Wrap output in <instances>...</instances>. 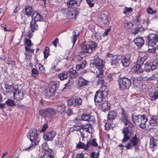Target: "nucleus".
<instances>
[{
	"label": "nucleus",
	"instance_id": "obj_1",
	"mask_svg": "<svg viewBox=\"0 0 158 158\" xmlns=\"http://www.w3.org/2000/svg\"><path fill=\"white\" fill-rule=\"evenodd\" d=\"M27 136L30 140V143H29L30 145L25 149L29 150L33 149L36 145L38 144L40 139L37 133V131L35 128L31 129L30 130L27 134Z\"/></svg>",
	"mask_w": 158,
	"mask_h": 158
},
{
	"label": "nucleus",
	"instance_id": "obj_2",
	"mask_svg": "<svg viewBox=\"0 0 158 158\" xmlns=\"http://www.w3.org/2000/svg\"><path fill=\"white\" fill-rule=\"evenodd\" d=\"M5 88L8 92H13V94L15 99L17 100L22 99L24 96L22 91L19 89L18 86L15 84L12 85H7L6 86Z\"/></svg>",
	"mask_w": 158,
	"mask_h": 158
},
{
	"label": "nucleus",
	"instance_id": "obj_3",
	"mask_svg": "<svg viewBox=\"0 0 158 158\" xmlns=\"http://www.w3.org/2000/svg\"><path fill=\"white\" fill-rule=\"evenodd\" d=\"M124 122L125 125L126 126L128 125V127L123 128V130L122 132L124 134L123 138L122 139L123 143L127 142L133 134V124L130 123L128 120Z\"/></svg>",
	"mask_w": 158,
	"mask_h": 158
},
{
	"label": "nucleus",
	"instance_id": "obj_4",
	"mask_svg": "<svg viewBox=\"0 0 158 158\" xmlns=\"http://www.w3.org/2000/svg\"><path fill=\"white\" fill-rule=\"evenodd\" d=\"M132 119L134 123L140 128H144L146 127V123L147 119L144 114L132 115Z\"/></svg>",
	"mask_w": 158,
	"mask_h": 158
},
{
	"label": "nucleus",
	"instance_id": "obj_5",
	"mask_svg": "<svg viewBox=\"0 0 158 158\" xmlns=\"http://www.w3.org/2000/svg\"><path fill=\"white\" fill-rule=\"evenodd\" d=\"M93 63L98 69L97 73H98L97 77L102 78L103 76L102 69L104 68V63L103 60L97 56H95L93 59Z\"/></svg>",
	"mask_w": 158,
	"mask_h": 158
},
{
	"label": "nucleus",
	"instance_id": "obj_6",
	"mask_svg": "<svg viewBox=\"0 0 158 158\" xmlns=\"http://www.w3.org/2000/svg\"><path fill=\"white\" fill-rule=\"evenodd\" d=\"M129 139V140L126 144L124 145L123 144L125 142L123 143L122 142V143L123 144H119L118 146L121 147L122 149H123V147H124L127 149L132 150L134 148V147L137 145L139 143V139L135 135Z\"/></svg>",
	"mask_w": 158,
	"mask_h": 158
},
{
	"label": "nucleus",
	"instance_id": "obj_7",
	"mask_svg": "<svg viewBox=\"0 0 158 158\" xmlns=\"http://www.w3.org/2000/svg\"><path fill=\"white\" fill-rule=\"evenodd\" d=\"M39 114L43 117L51 118L55 115L56 112L53 108H48L40 111Z\"/></svg>",
	"mask_w": 158,
	"mask_h": 158
},
{
	"label": "nucleus",
	"instance_id": "obj_8",
	"mask_svg": "<svg viewBox=\"0 0 158 158\" xmlns=\"http://www.w3.org/2000/svg\"><path fill=\"white\" fill-rule=\"evenodd\" d=\"M118 85L121 89H128L131 84V80L125 77L120 78L118 80Z\"/></svg>",
	"mask_w": 158,
	"mask_h": 158
},
{
	"label": "nucleus",
	"instance_id": "obj_9",
	"mask_svg": "<svg viewBox=\"0 0 158 158\" xmlns=\"http://www.w3.org/2000/svg\"><path fill=\"white\" fill-rule=\"evenodd\" d=\"M97 44L95 42L91 41L89 44L83 45L82 46V51L84 52L91 53L97 47Z\"/></svg>",
	"mask_w": 158,
	"mask_h": 158
},
{
	"label": "nucleus",
	"instance_id": "obj_10",
	"mask_svg": "<svg viewBox=\"0 0 158 158\" xmlns=\"http://www.w3.org/2000/svg\"><path fill=\"white\" fill-rule=\"evenodd\" d=\"M148 43L149 46L153 47L156 45L158 42V35L154 33L149 34L148 37Z\"/></svg>",
	"mask_w": 158,
	"mask_h": 158
},
{
	"label": "nucleus",
	"instance_id": "obj_11",
	"mask_svg": "<svg viewBox=\"0 0 158 158\" xmlns=\"http://www.w3.org/2000/svg\"><path fill=\"white\" fill-rule=\"evenodd\" d=\"M107 56L109 57L112 58L110 61L111 65L113 67L117 66L121 58V56L118 55H114L110 53L108 54Z\"/></svg>",
	"mask_w": 158,
	"mask_h": 158
},
{
	"label": "nucleus",
	"instance_id": "obj_12",
	"mask_svg": "<svg viewBox=\"0 0 158 158\" xmlns=\"http://www.w3.org/2000/svg\"><path fill=\"white\" fill-rule=\"evenodd\" d=\"M67 102L68 105H73L79 107L82 105V100L81 98H76L67 100Z\"/></svg>",
	"mask_w": 158,
	"mask_h": 158
},
{
	"label": "nucleus",
	"instance_id": "obj_13",
	"mask_svg": "<svg viewBox=\"0 0 158 158\" xmlns=\"http://www.w3.org/2000/svg\"><path fill=\"white\" fill-rule=\"evenodd\" d=\"M108 21L107 16L104 14H101L98 19L99 26L102 28L105 27Z\"/></svg>",
	"mask_w": 158,
	"mask_h": 158
},
{
	"label": "nucleus",
	"instance_id": "obj_14",
	"mask_svg": "<svg viewBox=\"0 0 158 158\" xmlns=\"http://www.w3.org/2000/svg\"><path fill=\"white\" fill-rule=\"evenodd\" d=\"M81 126L82 129L84 131L92 134L94 131L92 126L90 123H87L85 125L83 124Z\"/></svg>",
	"mask_w": 158,
	"mask_h": 158
},
{
	"label": "nucleus",
	"instance_id": "obj_15",
	"mask_svg": "<svg viewBox=\"0 0 158 158\" xmlns=\"http://www.w3.org/2000/svg\"><path fill=\"white\" fill-rule=\"evenodd\" d=\"M130 56L128 55L126 56H121V62L123 66L127 67L130 63Z\"/></svg>",
	"mask_w": 158,
	"mask_h": 158
},
{
	"label": "nucleus",
	"instance_id": "obj_16",
	"mask_svg": "<svg viewBox=\"0 0 158 158\" xmlns=\"http://www.w3.org/2000/svg\"><path fill=\"white\" fill-rule=\"evenodd\" d=\"M149 146L150 148L153 151L158 148V140L153 138H150Z\"/></svg>",
	"mask_w": 158,
	"mask_h": 158
},
{
	"label": "nucleus",
	"instance_id": "obj_17",
	"mask_svg": "<svg viewBox=\"0 0 158 158\" xmlns=\"http://www.w3.org/2000/svg\"><path fill=\"white\" fill-rule=\"evenodd\" d=\"M56 135V132L54 131H52L50 132H48L44 135V137L46 140L51 141L53 140L54 137Z\"/></svg>",
	"mask_w": 158,
	"mask_h": 158
},
{
	"label": "nucleus",
	"instance_id": "obj_18",
	"mask_svg": "<svg viewBox=\"0 0 158 158\" xmlns=\"http://www.w3.org/2000/svg\"><path fill=\"white\" fill-rule=\"evenodd\" d=\"M158 119V117L156 115H154L151 117V120L149 121V125H148L149 128L151 129L152 127L158 126V124L156 120Z\"/></svg>",
	"mask_w": 158,
	"mask_h": 158
},
{
	"label": "nucleus",
	"instance_id": "obj_19",
	"mask_svg": "<svg viewBox=\"0 0 158 158\" xmlns=\"http://www.w3.org/2000/svg\"><path fill=\"white\" fill-rule=\"evenodd\" d=\"M144 69L141 67V65L137 64L134 66L131 69V71L134 73L139 74L143 73Z\"/></svg>",
	"mask_w": 158,
	"mask_h": 158
},
{
	"label": "nucleus",
	"instance_id": "obj_20",
	"mask_svg": "<svg viewBox=\"0 0 158 158\" xmlns=\"http://www.w3.org/2000/svg\"><path fill=\"white\" fill-rule=\"evenodd\" d=\"M104 94L100 91H97L94 96V100L95 102L100 103L101 102L103 98Z\"/></svg>",
	"mask_w": 158,
	"mask_h": 158
},
{
	"label": "nucleus",
	"instance_id": "obj_21",
	"mask_svg": "<svg viewBox=\"0 0 158 158\" xmlns=\"http://www.w3.org/2000/svg\"><path fill=\"white\" fill-rule=\"evenodd\" d=\"M100 108L104 111L109 110L110 108V104L106 101H104L99 105Z\"/></svg>",
	"mask_w": 158,
	"mask_h": 158
},
{
	"label": "nucleus",
	"instance_id": "obj_22",
	"mask_svg": "<svg viewBox=\"0 0 158 158\" xmlns=\"http://www.w3.org/2000/svg\"><path fill=\"white\" fill-rule=\"evenodd\" d=\"M89 115V114L83 115L81 116V119L78 118V117H77L73 120V122L76 124L79 123L81 120L88 122Z\"/></svg>",
	"mask_w": 158,
	"mask_h": 158
},
{
	"label": "nucleus",
	"instance_id": "obj_23",
	"mask_svg": "<svg viewBox=\"0 0 158 158\" xmlns=\"http://www.w3.org/2000/svg\"><path fill=\"white\" fill-rule=\"evenodd\" d=\"M32 20L40 21L43 20L42 16L37 11L34 12L32 15Z\"/></svg>",
	"mask_w": 158,
	"mask_h": 158
},
{
	"label": "nucleus",
	"instance_id": "obj_24",
	"mask_svg": "<svg viewBox=\"0 0 158 158\" xmlns=\"http://www.w3.org/2000/svg\"><path fill=\"white\" fill-rule=\"evenodd\" d=\"M134 43L139 48H140L144 44V41L142 37H137L133 40Z\"/></svg>",
	"mask_w": 158,
	"mask_h": 158
},
{
	"label": "nucleus",
	"instance_id": "obj_25",
	"mask_svg": "<svg viewBox=\"0 0 158 158\" xmlns=\"http://www.w3.org/2000/svg\"><path fill=\"white\" fill-rule=\"evenodd\" d=\"M78 14V12L75 9H72V10H70L67 12V14L69 15V18L71 19H75Z\"/></svg>",
	"mask_w": 158,
	"mask_h": 158
},
{
	"label": "nucleus",
	"instance_id": "obj_26",
	"mask_svg": "<svg viewBox=\"0 0 158 158\" xmlns=\"http://www.w3.org/2000/svg\"><path fill=\"white\" fill-rule=\"evenodd\" d=\"M89 82V81L85 80L82 77H80L78 79V84L80 87L86 85Z\"/></svg>",
	"mask_w": 158,
	"mask_h": 158
},
{
	"label": "nucleus",
	"instance_id": "obj_27",
	"mask_svg": "<svg viewBox=\"0 0 158 158\" xmlns=\"http://www.w3.org/2000/svg\"><path fill=\"white\" fill-rule=\"evenodd\" d=\"M121 110V114L122 117V121L123 122H126V121L128 120V115L127 114L126 110L124 108H122Z\"/></svg>",
	"mask_w": 158,
	"mask_h": 158
},
{
	"label": "nucleus",
	"instance_id": "obj_28",
	"mask_svg": "<svg viewBox=\"0 0 158 158\" xmlns=\"http://www.w3.org/2000/svg\"><path fill=\"white\" fill-rule=\"evenodd\" d=\"M30 28L32 32H34L35 30H37L38 28V26L36 21L32 20L30 24Z\"/></svg>",
	"mask_w": 158,
	"mask_h": 158
},
{
	"label": "nucleus",
	"instance_id": "obj_29",
	"mask_svg": "<svg viewBox=\"0 0 158 158\" xmlns=\"http://www.w3.org/2000/svg\"><path fill=\"white\" fill-rule=\"evenodd\" d=\"M79 35V32L77 30H75L73 32V36L71 38V40L73 45H74L77 39V37Z\"/></svg>",
	"mask_w": 158,
	"mask_h": 158
},
{
	"label": "nucleus",
	"instance_id": "obj_30",
	"mask_svg": "<svg viewBox=\"0 0 158 158\" xmlns=\"http://www.w3.org/2000/svg\"><path fill=\"white\" fill-rule=\"evenodd\" d=\"M68 75L71 78H76L77 77L78 73L75 70H71L67 71Z\"/></svg>",
	"mask_w": 158,
	"mask_h": 158
},
{
	"label": "nucleus",
	"instance_id": "obj_31",
	"mask_svg": "<svg viewBox=\"0 0 158 158\" xmlns=\"http://www.w3.org/2000/svg\"><path fill=\"white\" fill-rule=\"evenodd\" d=\"M89 143L88 141L86 145H85L84 143L80 141L77 144V148H83L85 150H86L89 147Z\"/></svg>",
	"mask_w": 158,
	"mask_h": 158
},
{
	"label": "nucleus",
	"instance_id": "obj_32",
	"mask_svg": "<svg viewBox=\"0 0 158 158\" xmlns=\"http://www.w3.org/2000/svg\"><path fill=\"white\" fill-rule=\"evenodd\" d=\"M86 66V61L85 60H83L79 64L76 65V68L77 70H79L81 69L84 68Z\"/></svg>",
	"mask_w": 158,
	"mask_h": 158
},
{
	"label": "nucleus",
	"instance_id": "obj_33",
	"mask_svg": "<svg viewBox=\"0 0 158 158\" xmlns=\"http://www.w3.org/2000/svg\"><path fill=\"white\" fill-rule=\"evenodd\" d=\"M25 10L27 15L31 16L33 11L32 7L30 5H27L25 6Z\"/></svg>",
	"mask_w": 158,
	"mask_h": 158
},
{
	"label": "nucleus",
	"instance_id": "obj_34",
	"mask_svg": "<svg viewBox=\"0 0 158 158\" xmlns=\"http://www.w3.org/2000/svg\"><path fill=\"white\" fill-rule=\"evenodd\" d=\"M68 76L67 71L63 72L58 75V77L61 80L63 81L67 79Z\"/></svg>",
	"mask_w": 158,
	"mask_h": 158
},
{
	"label": "nucleus",
	"instance_id": "obj_35",
	"mask_svg": "<svg viewBox=\"0 0 158 158\" xmlns=\"http://www.w3.org/2000/svg\"><path fill=\"white\" fill-rule=\"evenodd\" d=\"M82 129V126H78V125H76L74 126L73 128V130L74 131H81V130ZM80 133H81V137L82 138H84L85 137V135H84V133L83 131H80Z\"/></svg>",
	"mask_w": 158,
	"mask_h": 158
},
{
	"label": "nucleus",
	"instance_id": "obj_36",
	"mask_svg": "<svg viewBox=\"0 0 158 158\" xmlns=\"http://www.w3.org/2000/svg\"><path fill=\"white\" fill-rule=\"evenodd\" d=\"M149 97L151 100H155L158 98V93L157 92L150 93L149 94Z\"/></svg>",
	"mask_w": 158,
	"mask_h": 158
},
{
	"label": "nucleus",
	"instance_id": "obj_37",
	"mask_svg": "<svg viewBox=\"0 0 158 158\" xmlns=\"http://www.w3.org/2000/svg\"><path fill=\"white\" fill-rule=\"evenodd\" d=\"M141 78L140 77H137L136 78L132 77L131 78V81L134 85L138 86L139 83Z\"/></svg>",
	"mask_w": 158,
	"mask_h": 158
},
{
	"label": "nucleus",
	"instance_id": "obj_38",
	"mask_svg": "<svg viewBox=\"0 0 158 158\" xmlns=\"http://www.w3.org/2000/svg\"><path fill=\"white\" fill-rule=\"evenodd\" d=\"M144 70L146 72H149L151 70L153 71L154 70L152 69V64L151 65L148 63H146L144 65Z\"/></svg>",
	"mask_w": 158,
	"mask_h": 158
},
{
	"label": "nucleus",
	"instance_id": "obj_39",
	"mask_svg": "<svg viewBox=\"0 0 158 158\" xmlns=\"http://www.w3.org/2000/svg\"><path fill=\"white\" fill-rule=\"evenodd\" d=\"M142 79L145 81H153L152 76L149 77L148 74H145V73L142 74Z\"/></svg>",
	"mask_w": 158,
	"mask_h": 158
},
{
	"label": "nucleus",
	"instance_id": "obj_40",
	"mask_svg": "<svg viewBox=\"0 0 158 158\" xmlns=\"http://www.w3.org/2000/svg\"><path fill=\"white\" fill-rule=\"evenodd\" d=\"M115 114L114 111H110L108 114V119L109 120H113L115 118Z\"/></svg>",
	"mask_w": 158,
	"mask_h": 158
},
{
	"label": "nucleus",
	"instance_id": "obj_41",
	"mask_svg": "<svg viewBox=\"0 0 158 158\" xmlns=\"http://www.w3.org/2000/svg\"><path fill=\"white\" fill-rule=\"evenodd\" d=\"M52 85L51 86L49 89L48 92L52 95L56 91V84L53 83L52 84Z\"/></svg>",
	"mask_w": 158,
	"mask_h": 158
},
{
	"label": "nucleus",
	"instance_id": "obj_42",
	"mask_svg": "<svg viewBox=\"0 0 158 158\" xmlns=\"http://www.w3.org/2000/svg\"><path fill=\"white\" fill-rule=\"evenodd\" d=\"M65 106L63 104L61 103L59 105L57 106V109L60 112H63L65 111Z\"/></svg>",
	"mask_w": 158,
	"mask_h": 158
},
{
	"label": "nucleus",
	"instance_id": "obj_43",
	"mask_svg": "<svg viewBox=\"0 0 158 158\" xmlns=\"http://www.w3.org/2000/svg\"><path fill=\"white\" fill-rule=\"evenodd\" d=\"M108 89L107 88V87L105 85H102L100 88V90L98 91H100L102 92L103 94H106V95L107 94L108 92Z\"/></svg>",
	"mask_w": 158,
	"mask_h": 158
},
{
	"label": "nucleus",
	"instance_id": "obj_44",
	"mask_svg": "<svg viewBox=\"0 0 158 158\" xmlns=\"http://www.w3.org/2000/svg\"><path fill=\"white\" fill-rule=\"evenodd\" d=\"M77 1L75 0H70L68 1L67 3V6L68 7H70L71 6H74V5H77Z\"/></svg>",
	"mask_w": 158,
	"mask_h": 158
},
{
	"label": "nucleus",
	"instance_id": "obj_45",
	"mask_svg": "<svg viewBox=\"0 0 158 158\" xmlns=\"http://www.w3.org/2000/svg\"><path fill=\"white\" fill-rule=\"evenodd\" d=\"M42 147L44 150L50 153L51 152V151L48 148V145L46 143H44L42 144Z\"/></svg>",
	"mask_w": 158,
	"mask_h": 158
},
{
	"label": "nucleus",
	"instance_id": "obj_46",
	"mask_svg": "<svg viewBox=\"0 0 158 158\" xmlns=\"http://www.w3.org/2000/svg\"><path fill=\"white\" fill-rule=\"evenodd\" d=\"M5 103L8 106H13L15 105V104L14 101L10 99H9L6 101Z\"/></svg>",
	"mask_w": 158,
	"mask_h": 158
},
{
	"label": "nucleus",
	"instance_id": "obj_47",
	"mask_svg": "<svg viewBox=\"0 0 158 158\" xmlns=\"http://www.w3.org/2000/svg\"><path fill=\"white\" fill-rule=\"evenodd\" d=\"M95 122V119L94 116L89 114L88 120L90 124H93Z\"/></svg>",
	"mask_w": 158,
	"mask_h": 158
},
{
	"label": "nucleus",
	"instance_id": "obj_48",
	"mask_svg": "<svg viewBox=\"0 0 158 158\" xmlns=\"http://www.w3.org/2000/svg\"><path fill=\"white\" fill-rule=\"evenodd\" d=\"M49 48L48 47H46L45 50L43 52L44 57L45 59H46L49 55Z\"/></svg>",
	"mask_w": 158,
	"mask_h": 158
},
{
	"label": "nucleus",
	"instance_id": "obj_49",
	"mask_svg": "<svg viewBox=\"0 0 158 158\" xmlns=\"http://www.w3.org/2000/svg\"><path fill=\"white\" fill-rule=\"evenodd\" d=\"M144 57H140L139 58L137 61V64H143L144 61L147 58V56H146Z\"/></svg>",
	"mask_w": 158,
	"mask_h": 158
},
{
	"label": "nucleus",
	"instance_id": "obj_50",
	"mask_svg": "<svg viewBox=\"0 0 158 158\" xmlns=\"http://www.w3.org/2000/svg\"><path fill=\"white\" fill-rule=\"evenodd\" d=\"M152 69L155 70L156 67H158V60H155L152 63Z\"/></svg>",
	"mask_w": 158,
	"mask_h": 158
},
{
	"label": "nucleus",
	"instance_id": "obj_51",
	"mask_svg": "<svg viewBox=\"0 0 158 158\" xmlns=\"http://www.w3.org/2000/svg\"><path fill=\"white\" fill-rule=\"evenodd\" d=\"M132 11V8L131 7L128 8L125 7L123 11V13L124 14H127L128 12H131Z\"/></svg>",
	"mask_w": 158,
	"mask_h": 158
},
{
	"label": "nucleus",
	"instance_id": "obj_52",
	"mask_svg": "<svg viewBox=\"0 0 158 158\" xmlns=\"http://www.w3.org/2000/svg\"><path fill=\"white\" fill-rule=\"evenodd\" d=\"M88 142L89 143V146L92 145L93 146L95 147L98 146V144L96 142L95 139H94L90 141H88Z\"/></svg>",
	"mask_w": 158,
	"mask_h": 158
},
{
	"label": "nucleus",
	"instance_id": "obj_53",
	"mask_svg": "<svg viewBox=\"0 0 158 158\" xmlns=\"http://www.w3.org/2000/svg\"><path fill=\"white\" fill-rule=\"evenodd\" d=\"M99 152H98L95 153V152H92L91 155V158H98Z\"/></svg>",
	"mask_w": 158,
	"mask_h": 158
},
{
	"label": "nucleus",
	"instance_id": "obj_54",
	"mask_svg": "<svg viewBox=\"0 0 158 158\" xmlns=\"http://www.w3.org/2000/svg\"><path fill=\"white\" fill-rule=\"evenodd\" d=\"M133 25V24L131 22H126L124 24V26L128 28H131Z\"/></svg>",
	"mask_w": 158,
	"mask_h": 158
},
{
	"label": "nucleus",
	"instance_id": "obj_55",
	"mask_svg": "<svg viewBox=\"0 0 158 158\" xmlns=\"http://www.w3.org/2000/svg\"><path fill=\"white\" fill-rule=\"evenodd\" d=\"M147 12L149 14H153L156 12V10H153L150 7H148L147 9Z\"/></svg>",
	"mask_w": 158,
	"mask_h": 158
},
{
	"label": "nucleus",
	"instance_id": "obj_56",
	"mask_svg": "<svg viewBox=\"0 0 158 158\" xmlns=\"http://www.w3.org/2000/svg\"><path fill=\"white\" fill-rule=\"evenodd\" d=\"M87 3L89 6V7H91L94 5V3L93 2V0H86Z\"/></svg>",
	"mask_w": 158,
	"mask_h": 158
},
{
	"label": "nucleus",
	"instance_id": "obj_57",
	"mask_svg": "<svg viewBox=\"0 0 158 158\" xmlns=\"http://www.w3.org/2000/svg\"><path fill=\"white\" fill-rule=\"evenodd\" d=\"M72 84V82L70 80H69L68 82L66 84H65V88H69Z\"/></svg>",
	"mask_w": 158,
	"mask_h": 158
},
{
	"label": "nucleus",
	"instance_id": "obj_58",
	"mask_svg": "<svg viewBox=\"0 0 158 158\" xmlns=\"http://www.w3.org/2000/svg\"><path fill=\"white\" fill-rule=\"evenodd\" d=\"M42 158H53V156L50 154L46 153L44 155Z\"/></svg>",
	"mask_w": 158,
	"mask_h": 158
},
{
	"label": "nucleus",
	"instance_id": "obj_59",
	"mask_svg": "<svg viewBox=\"0 0 158 158\" xmlns=\"http://www.w3.org/2000/svg\"><path fill=\"white\" fill-rule=\"evenodd\" d=\"M29 47L25 46V51L27 52H31L33 53L34 49H31L29 48Z\"/></svg>",
	"mask_w": 158,
	"mask_h": 158
},
{
	"label": "nucleus",
	"instance_id": "obj_60",
	"mask_svg": "<svg viewBox=\"0 0 158 158\" xmlns=\"http://www.w3.org/2000/svg\"><path fill=\"white\" fill-rule=\"evenodd\" d=\"M140 15H139L137 17H136L135 21V23L137 25H139L140 23V20L139 19V17Z\"/></svg>",
	"mask_w": 158,
	"mask_h": 158
},
{
	"label": "nucleus",
	"instance_id": "obj_61",
	"mask_svg": "<svg viewBox=\"0 0 158 158\" xmlns=\"http://www.w3.org/2000/svg\"><path fill=\"white\" fill-rule=\"evenodd\" d=\"M46 0H40L39 4L42 6L45 7L46 6Z\"/></svg>",
	"mask_w": 158,
	"mask_h": 158
},
{
	"label": "nucleus",
	"instance_id": "obj_62",
	"mask_svg": "<svg viewBox=\"0 0 158 158\" xmlns=\"http://www.w3.org/2000/svg\"><path fill=\"white\" fill-rule=\"evenodd\" d=\"M25 43L27 47H30L32 45L31 41L27 39H25Z\"/></svg>",
	"mask_w": 158,
	"mask_h": 158
},
{
	"label": "nucleus",
	"instance_id": "obj_63",
	"mask_svg": "<svg viewBox=\"0 0 158 158\" xmlns=\"http://www.w3.org/2000/svg\"><path fill=\"white\" fill-rule=\"evenodd\" d=\"M111 30V29L110 28H108L106 30L105 32L102 34V36L103 37H105L108 35V33L110 32Z\"/></svg>",
	"mask_w": 158,
	"mask_h": 158
},
{
	"label": "nucleus",
	"instance_id": "obj_64",
	"mask_svg": "<svg viewBox=\"0 0 158 158\" xmlns=\"http://www.w3.org/2000/svg\"><path fill=\"white\" fill-rule=\"evenodd\" d=\"M39 68L40 70L42 72H44L45 71V69L44 66L41 64H39L38 65Z\"/></svg>",
	"mask_w": 158,
	"mask_h": 158
}]
</instances>
